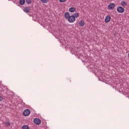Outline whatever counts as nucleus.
I'll return each instance as SVG.
<instances>
[{
  "mask_svg": "<svg viewBox=\"0 0 129 129\" xmlns=\"http://www.w3.org/2000/svg\"><path fill=\"white\" fill-rule=\"evenodd\" d=\"M68 20L70 23H74L76 20L75 16L73 15L70 16Z\"/></svg>",
  "mask_w": 129,
  "mask_h": 129,
  "instance_id": "obj_1",
  "label": "nucleus"
},
{
  "mask_svg": "<svg viewBox=\"0 0 129 129\" xmlns=\"http://www.w3.org/2000/svg\"><path fill=\"white\" fill-rule=\"evenodd\" d=\"M30 113L31 111L29 109H26L23 112V115L24 116H28V115H30Z\"/></svg>",
  "mask_w": 129,
  "mask_h": 129,
  "instance_id": "obj_2",
  "label": "nucleus"
},
{
  "mask_svg": "<svg viewBox=\"0 0 129 129\" xmlns=\"http://www.w3.org/2000/svg\"><path fill=\"white\" fill-rule=\"evenodd\" d=\"M33 121L34 123L37 124L38 125L41 124V119H40L39 118H35L34 119Z\"/></svg>",
  "mask_w": 129,
  "mask_h": 129,
  "instance_id": "obj_3",
  "label": "nucleus"
},
{
  "mask_svg": "<svg viewBox=\"0 0 129 129\" xmlns=\"http://www.w3.org/2000/svg\"><path fill=\"white\" fill-rule=\"evenodd\" d=\"M117 12L120 13H124V9L122 7H118L117 8Z\"/></svg>",
  "mask_w": 129,
  "mask_h": 129,
  "instance_id": "obj_4",
  "label": "nucleus"
},
{
  "mask_svg": "<svg viewBox=\"0 0 129 129\" xmlns=\"http://www.w3.org/2000/svg\"><path fill=\"white\" fill-rule=\"evenodd\" d=\"M115 7V4L114 3H111L108 6V9L109 10H113Z\"/></svg>",
  "mask_w": 129,
  "mask_h": 129,
  "instance_id": "obj_5",
  "label": "nucleus"
},
{
  "mask_svg": "<svg viewBox=\"0 0 129 129\" xmlns=\"http://www.w3.org/2000/svg\"><path fill=\"white\" fill-rule=\"evenodd\" d=\"M111 19V17L109 15H107L106 16L105 18V22L109 23L110 22Z\"/></svg>",
  "mask_w": 129,
  "mask_h": 129,
  "instance_id": "obj_6",
  "label": "nucleus"
},
{
  "mask_svg": "<svg viewBox=\"0 0 129 129\" xmlns=\"http://www.w3.org/2000/svg\"><path fill=\"white\" fill-rule=\"evenodd\" d=\"M23 11L24 12H25V13H26V14H28V13H30V11H31V10L29 7H25L23 9Z\"/></svg>",
  "mask_w": 129,
  "mask_h": 129,
  "instance_id": "obj_7",
  "label": "nucleus"
},
{
  "mask_svg": "<svg viewBox=\"0 0 129 129\" xmlns=\"http://www.w3.org/2000/svg\"><path fill=\"white\" fill-rule=\"evenodd\" d=\"M70 17V14H69V12H66L64 14V18L65 19H67L68 20L69 18Z\"/></svg>",
  "mask_w": 129,
  "mask_h": 129,
  "instance_id": "obj_8",
  "label": "nucleus"
},
{
  "mask_svg": "<svg viewBox=\"0 0 129 129\" xmlns=\"http://www.w3.org/2000/svg\"><path fill=\"white\" fill-rule=\"evenodd\" d=\"M69 12H71V13H74V12H75L76 11V9H75V8H70L69 9Z\"/></svg>",
  "mask_w": 129,
  "mask_h": 129,
  "instance_id": "obj_9",
  "label": "nucleus"
},
{
  "mask_svg": "<svg viewBox=\"0 0 129 129\" xmlns=\"http://www.w3.org/2000/svg\"><path fill=\"white\" fill-rule=\"evenodd\" d=\"M121 6H122V7H126L127 6V3L124 2V1H122L121 2Z\"/></svg>",
  "mask_w": 129,
  "mask_h": 129,
  "instance_id": "obj_10",
  "label": "nucleus"
},
{
  "mask_svg": "<svg viewBox=\"0 0 129 129\" xmlns=\"http://www.w3.org/2000/svg\"><path fill=\"white\" fill-rule=\"evenodd\" d=\"M25 3H26V0H20L19 4L21 6H24L25 5Z\"/></svg>",
  "mask_w": 129,
  "mask_h": 129,
  "instance_id": "obj_11",
  "label": "nucleus"
},
{
  "mask_svg": "<svg viewBox=\"0 0 129 129\" xmlns=\"http://www.w3.org/2000/svg\"><path fill=\"white\" fill-rule=\"evenodd\" d=\"M80 27H83V26H84V21L83 20L81 21L79 23Z\"/></svg>",
  "mask_w": 129,
  "mask_h": 129,
  "instance_id": "obj_12",
  "label": "nucleus"
},
{
  "mask_svg": "<svg viewBox=\"0 0 129 129\" xmlns=\"http://www.w3.org/2000/svg\"><path fill=\"white\" fill-rule=\"evenodd\" d=\"M25 2L27 5H31L32 4V0H26Z\"/></svg>",
  "mask_w": 129,
  "mask_h": 129,
  "instance_id": "obj_13",
  "label": "nucleus"
},
{
  "mask_svg": "<svg viewBox=\"0 0 129 129\" xmlns=\"http://www.w3.org/2000/svg\"><path fill=\"white\" fill-rule=\"evenodd\" d=\"M22 129H30L28 125H24L22 126Z\"/></svg>",
  "mask_w": 129,
  "mask_h": 129,
  "instance_id": "obj_14",
  "label": "nucleus"
},
{
  "mask_svg": "<svg viewBox=\"0 0 129 129\" xmlns=\"http://www.w3.org/2000/svg\"><path fill=\"white\" fill-rule=\"evenodd\" d=\"M73 16H74L75 18H78V17H79V13H75Z\"/></svg>",
  "mask_w": 129,
  "mask_h": 129,
  "instance_id": "obj_15",
  "label": "nucleus"
},
{
  "mask_svg": "<svg viewBox=\"0 0 129 129\" xmlns=\"http://www.w3.org/2000/svg\"><path fill=\"white\" fill-rule=\"evenodd\" d=\"M4 123L6 125V126H11V124L10 123V122H5Z\"/></svg>",
  "mask_w": 129,
  "mask_h": 129,
  "instance_id": "obj_16",
  "label": "nucleus"
},
{
  "mask_svg": "<svg viewBox=\"0 0 129 129\" xmlns=\"http://www.w3.org/2000/svg\"><path fill=\"white\" fill-rule=\"evenodd\" d=\"M42 3H44V4H46L48 3V0H40Z\"/></svg>",
  "mask_w": 129,
  "mask_h": 129,
  "instance_id": "obj_17",
  "label": "nucleus"
},
{
  "mask_svg": "<svg viewBox=\"0 0 129 129\" xmlns=\"http://www.w3.org/2000/svg\"><path fill=\"white\" fill-rule=\"evenodd\" d=\"M67 0H59L60 3H65Z\"/></svg>",
  "mask_w": 129,
  "mask_h": 129,
  "instance_id": "obj_18",
  "label": "nucleus"
},
{
  "mask_svg": "<svg viewBox=\"0 0 129 129\" xmlns=\"http://www.w3.org/2000/svg\"><path fill=\"white\" fill-rule=\"evenodd\" d=\"M4 100V98L3 97H0V101H3Z\"/></svg>",
  "mask_w": 129,
  "mask_h": 129,
  "instance_id": "obj_19",
  "label": "nucleus"
}]
</instances>
